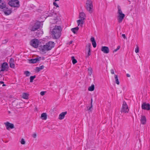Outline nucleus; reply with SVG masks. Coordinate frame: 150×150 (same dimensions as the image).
Wrapping results in <instances>:
<instances>
[{
  "instance_id": "nucleus-42",
  "label": "nucleus",
  "mask_w": 150,
  "mask_h": 150,
  "mask_svg": "<svg viewBox=\"0 0 150 150\" xmlns=\"http://www.w3.org/2000/svg\"><path fill=\"white\" fill-rule=\"evenodd\" d=\"M39 68V69L40 70L43 69L44 68V67L43 65H42L40 67H38Z\"/></svg>"
},
{
  "instance_id": "nucleus-28",
  "label": "nucleus",
  "mask_w": 150,
  "mask_h": 150,
  "mask_svg": "<svg viewBox=\"0 0 150 150\" xmlns=\"http://www.w3.org/2000/svg\"><path fill=\"white\" fill-rule=\"evenodd\" d=\"M88 74L90 76H91L92 72V69L91 67H89L88 69Z\"/></svg>"
},
{
  "instance_id": "nucleus-45",
  "label": "nucleus",
  "mask_w": 150,
  "mask_h": 150,
  "mask_svg": "<svg viewBox=\"0 0 150 150\" xmlns=\"http://www.w3.org/2000/svg\"><path fill=\"white\" fill-rule=\"evenodd\" d=\"M110 72L111 74H114V70L113 69H111L110 70Z\"/></svg>"
},
{
  "instance_id": "nucleus-40",
  "label": "nucleus",
  "mask_w": 150,
  "mask_h": 150,
  "mask_svg": "<svg viewBox=\"0 0 150 150\" xmlns=\"http://www.w3.org/2000/svg\"><path fill=\"white\" fill-rule=\"evenodd\" d=\"M47 14H46V15H45V16L46 17H48V16H52V14L50 13V14H48V15H47Z\"/></svg>"
},
{
  "instance_id": "nucleus-3",
  "label": "nucleus",
  "mask_w": 150,
  "mask_h": 150,
  "mask_svg": "<svg viewBox=\"0 0 150 150\" xmlns=\"http://www.w3.org/2000/svg\"><path fill=\"white\" fill-rule=\"evenodd\" d=\"M117 9L118 11L117 13L118 15L117 17V19L118 23H120L122 22L125 16L124 14L122 13L121 7L119 5H118Z\"/></svg>"
},
{
  "instance_id": "nucleus-48",
  "label": "nucleus",
  "mask_w": 150,
  "mask_h": 150,
  "mask_svg": "<svg viewBox=\"0 0 150 150\" xmlns=\"http://www.w3.org/2000/svg\"><path fill=\"white\" fill-rule=\"evenodd\" d=\"M4 83V82L3 81H0V84H2Z\"/></svg>"
},
{
  "instance_id": "nucleus-55",
  "label": "nucleus",
  "mask_w": 150,
  "mask_h": 150,
  "mask_svg": "<svg viewBox=\"0 0 150 150\" xmlns=\"http://www.w3.org/2000/svg\"><path fill=\"white\" fill-rule=\"evenodd\" d=\"M8 112H9V113H11L9 111H8Z\"/></svg>"
},
{
  "instance_id": "nucleus-35",
  "label": "nucleus",
  "mask_w": 150,
  "mask_h": 150,
  "mask_svg": "<svg viewBox=\"0 0 150 150\" xmlns=\"http://www.w3.org/2000/svg\"><path fill=\"white\" fill-rule=\"evenodd\" d=\"M120 46H117V48L115 49V50H114L113 51V52H116L117 50H118L120 48Z\"/></svg>"
},
{
  "instance_id": "nucleus-37",
  "label": "nucleus",
  "mask_w": 150,
  "mask_h": 150,
  "mask_svg": "<svg viewBox=\"0 0 150 150\" xmlns=\"http://www.w3.org/2000/svg\"><path fill=\"white\" fill-rule=\"evenodd\" d=\"M8 41V40H7L5 39V40H3V41L2 42V43L3 44H5Z\"/></svg>"
},
{
  "instance_id": "nucleus-36",
  "label": "nucleus",
  "mask_w": 150,
  "mask_h": 150,
  "mask_svg": "<svg viewBox=\"0 0 150 150\" xmlns=\"http://www.w3.org/2000/svg\"><path fill=\"white\" fill-rule=\"evenodd\" d=\"M40 69L38 67H36L35 69V71L37 72H39L40 71Z\"/></svg>"
},
{
  "instance_id": "nucleus-39",
  "label": "nucleus",
  "mask_w": 150,
  "mask_h": 150,
  "mask_svg": "<svg viewBox=\"0 0 150 150\" xmlns=\"http://www.w3.org/2000/svg\"><path fill=\"white\" fill-rule=\"evenodd\" d=\"M46 91H41L40 93V94L42 96H43L45 95V93H46Z\"/></svg>"
},
{
  "instance_id": "nucleus-20",
  "label": "nucleus",
  "mask_w": 150,
  "mask_h": 150,
  "mask_svg": "<svg viewBox=\"0 0 150 150\" xmlns=\"http://www.w3.org/2000/svg\"><path fill=\"white\" fill-rule=\"evenodd\" d=\"M91 46V44L90 43H88L87 44L86 46L85 51L86 52L87 51L91 50L90 47Z\"/></svg>"
},
{
  "instance_id": "nucleus-41",
  "label": "nucleus",
  "mask_w": 150,
  "mask_h": 150,
  "mask_svg": "<svg viewBox=\"0 0 150 150\" xmlns=\"http://www.w3.org/2000/svg\"><path fill=\"white\" fill-rule=\"evenodd\" d=\"M53 4L54 6H56V7H59V6L56 2H54Z\"/></svg>"
},
{
  "instance_id": "nucleus-21",
  "label": "nucleus",
  "mask_w": 150,
  "mask_h": 150,
  "mask_svg": "<svg viewBox=\"0 0 150 150\" xmlns=\"http://www.w3.org/2000/svg\"><path fill=\"white\" fill-rule=\"evenodd\" d=\"M29 94L26 93H23L22 94V97L23 98L27 99L28 98Z\"/></svg>"
},
{
  "instance_id": "nucleus-5",
  "label": "nucleus",
  "mask_w": 150,
  "mask_h": 150,
  "mask_svg": "<svg viewBox=\"0 0 150 150\" xmlns=\"http://www.w3.org/2000/svg\"><path fill=\"white\" fill-rule=\"evenodd\" d=\"M9 5L11 7L18 8L20 6L19 2L18 0H11L8 2Z\"/></svg>"
},
{
  "instance_id": "nucleus-16",
  "label": "nucleus",
  "mask_w": 150,
  "mask_h": 150,
  "mask_svg": "<svg viewBox=\"0 0 150 150\" xmlns=\"http://www.w3.org/2000/svg\"><path fill=\"white\" fill-rule=\"evenodd\" d=\"M79 16L80 19H81L82 20H84L85 19L86 15L83 12H81L79 13Z\"/></svg>"
},
{
  "instance_id": "nucleus-30",
  "label": "nucleus",
  "mask_w": 150,
  "mask_h": 150,
  "mask_svg": "<svg viewBox=\"0 0 150 150\" xmlns=\"http://www.w3.org/2000/svg\"><path fill=\"white\" fill-rule=\"evenodd\" d=\"M24 74L26 76H29L30 75V73L28 71H25L24 72Z\"/></svg>"
},
{
  "instance_id": "nucleus-14",
  "label": "nucleus",
  "mask_w": 150,
  "mask_h": 150,
  "mask_svg": "<svg viewBox=\"0 0 150 150\" xmlns=\"http://www.w3.org/2000/svg\"><path fill=\"white\" fill-rule=\"evenodd\" d=\"M4 13L6 15H8L11 13V10L6 8V9H4Z\"/></svg>"
},
{
  "instance_id": "nucleus-25",
  "label": "nucleus",
  "mask_w": 150,
  "mask_h": 150,
  "mask_svg": "<svg viewBox=\"0 0 150 150\" xmlns=\"http://www.w3.org/2000/svg\"><path fill=\"white\" fill-rule=\"evenodd\" d=\"M94 85H92L91 86L88 87V90L90 91H93L94 89Z\"/></svg>"
},
{
  "instance_id": "nucleus-18",
  "label": "nucleus",
  "mask_w": 150,
  "mask_h": 150,
  "mask_svg": "<svg viewBox=\"0 0 150 150\" xmlns=\"http://www.w3.org/2000/svg\"><path fill=\"white\" fill-rule=\"evenodd\" d=\"M91 41L92 42L93 47H96V43L95 40L94 38V37H91Z\"/></svg>"
},
{
  "instance_id": "nucleus-53",
  "label": "nucleus",
  "mask_w": 150,
  "mask_h": 150,
  "mask_svg": "<svg viewBox=\"0 0 150 150\" xmlns=\"http://www.w3.org/2000/svg\"><path fill=\"white\" fill-rule=\"evenodd\" d=\"M2 0H0V3H1Z\"/></svg>"
},
{
  "instance_id": "nucleus-15",
  "label": "nucleus",
  "mask_w": 150,
  "mask_h": 150,
  "mask_svg": "<svg viewBox=\"0 0 150 150\" xmlns=\"http://www.w3.org/2000/svg\"><path fill=\"white\" fill-rule=\"evenodd\" d=\"M140 121L142 124H145L146 122V119L144 115H141Z\"/></svg>"
},
{
  "instance_id": "nucleus-33",
  "label": "nucleus",
  "mask_w": 150,
  "mask_h": 150,
  "mask_svg": "<svg viewBox=\"0 0 150 150\" xmlns=\"http://www.w3.org/2000/svg\"><path fill=\"white\" fill-rule=\"evenodd\" d=\"M10 64V67L11 68H14L15 65L14 63H11Z\"/></svg>"
},
{
  "instance_id": "nucleus-10",
  "label": "nucleus",
  "mask_w": 150,
  "mask_h": 150,
  "mask_svg": "<svg viewBox=\"0 0 150 150\" xmlns=\"http://www.w3.org/2000/svg\"><path fill=\"white\" fill-rule=\"evenodd\" d=\"M6 129L9 130V129H12L14 128V125L13 124L9 122L4 123Z\"/></svg>"
},
{
  "instance_id": "nucleus-43",
  "label": "nucleus",
  "mask_w": 150,
  "mask_h": 150,
  "mask_svg": "<svg viewBox=\"0 0 150 150\" xmlns=\"http://www.w3.org/2000/svg\"><path fill=\"white\" fill-rule=\"evenodd\" d=\"M87 52V54L88 55L90 56L91 55V50H88Z\"/></svg>"
},
{
  "instance_id": "nucleus-1",
  "label": "nucleus",
  "mask_w": 150,
  "mask_h": 150,
  "mask_svg": "<svg viewBox=\"0 0 150 150\" xmlns=\"http://www.w3.org/2000/svg\"><path fill=\"white\" fill-rule=\"evenodd\" d=\"M62 31L61 27L59 26H55L52 30V33L54 35V38L57 39L61 36Z\"/></svg>"
},
{
  "instance_id": "nucleus-6",
  "label": "nucleus",
  "mask_w": 150,
  "mask_h": 150,
  "mask_svg": "<svg viewBox=\"0 0 150 150\" xmlns=\"http://www.w3.org/2000/svg\"><path fill=\"white\" fill-rule=\"evenodd\" d=\"M41 25V22L39 21H37L33 26L30 27V30L31 31H35L40 28Z\"/></svg>"
},
{
  "instance_id": "nucleus-49",
  "label": "nucleus",
  "mask_w": 150,
  "mask_h": 150,
  "mask_svg": "<svg viewBox=\"0 0 150 150\" xmlns=\"http://www.w3.org/2000/svg\"><path fill=\"white\" fill-rule=\"evenodd\" d=\"M126 76L127 77H130V75L128 74H127Z\"/></svg>"
},
{
  "instance_id": "nucleus-24",
  "label": "nucleus",
  "mask_w": 150,
  "mask_h": 150,
  "mask_svg": "<svg viewBox=\"0 0 150 150\" xmlns=\"http://www.w3.org/2000/svg\"><path fill=\"white\" fill-rule=\"evenodd\" d=\"M115 83L117 85L119 84L120 82L119 81L118 76L117 75L115 74Z\"/></svg>"
},
{
  "instance_id": "nucleus-32",
  "label": "nucleus",
  "mask_w": 150,
  "mask_h": 150,
  "mask_svg": "<svg viewBox=\"0 0 150 150\" xmlns=\"http://www.w3.org/2000/svg\"><path fill=\"white\" fill-rule=\"evenodd\" d=\"M135 51L136 53H138L139 52V48L137 45V47L135 48Z\"/></svg>"
},
{
  "instance_id": "nucleus-52",
  "label": "nucleus",
  "mask_w": 150,
  "mask_h": 150,
  "mask_svg": "<svg viewBox=\"0 0 150 150\" xmlns=\"http://www.w3.org/2000/svg\"><path fill=\"white\" fill-rule=\"evenodd\" d=\"M6 85L5 84H3L2 85V86H5Z\"/></svg>"
},
{
  "instance_id": "nucleus-51",
  "label": "nucleus",
  "mask_w": 150,
  "mask_h": 150,
  "mask_svg": "<svg viewBox=\"0 0 150 150\" xmlns=\"http://www.w3.org/2000/svg\"><path fill=\"white\" fill-rule=\"evenodd\" d=\"M72 41H71L70 42V44H71L72 43Z\"/></svg>"
},
{
  "instance_id": "nucleus-8",
  "label": "nucleus",
  "mask_w": 150,
  "mask_h": 150,
  "mask_svg": "<svg viewBox=\"0 0 150 150\" xmlns=\"http://www.w3.org/2000/svg\"><path fill=\"white\" fill-rule=\"evenodd\" d=\"M39 41L37 39H33L30 42L31 46L34 48H36L38 47Z\"/></svg>"
},
{
  "instance_id": "nucleus-2",
  "label": "nucleus",
  "mask_w": 150,
  "mask_h": 150,
  "mask_svg": "<svg viewBox=\"0 0 150 150\" xmlns=\"http://www.w3.org/2000/svg\"><path fill=\"white\" fill-rule=\"evenodd\" d=\"M54 42H49L41 47L42 51L44 52L45 50H50L54 47Z\"/></svg>"
},
{
  "instance_id": "nucleus-54",
  "label": "nucleus",
  "mask_w": 150,
  "mask_h": 150,
  "mask_svg": "<svg viewBox=\"0 0 150 150\" xmlns=\"http://www.w3.org/2000/svg\"><path fill=\"white\" fill-rule=\"evenodd\" d=\"M55 1H59V0H55Z\"/></svg>"
},
{
  "instance_id": "nucleus-12",
  "label": "nucleus",
  "mask_w": 150,
  "mask_h": 150,
  "mask_svg": "<svg viewBox=\"0 0 150 150\" xmlns=\"http://www.w3.org/2000/svg\"><path fill=\"white\" fill-rule=\"evenodd\" d=\"M41 59V57H39L38 58L29 60V62L31 63H35L38 62Z\"/></svg>"
},
{
  "instance_id": "nucleus-47",
  "label": "nucleus",
  "mask_w": 150,
  "mask_h": 150,
  "mask_svg": "<svg viewBox=\"0 0 150 150\" xmlns=\"http://www.w3.org/2000/svg\"><path fill=\"white\" fill-rule=\"evenodd\" d=\"M92 102H93V99L92 98H91V105H92Z\"/></svg>"
},
{
  "instance_id": "nucleus-26",
  "label": "nucleus",
  "mask_w": 150,
  "mask_h": 150,
  "mask_svg": "<svg viewBox=\"0 0 150 150\" xmlns=\"http://www.w3.org/2000/svg\"><path fill=\"white\" fill-rule=\"evenodd\" d=\"M6 4L5 3H2L1 4H0V8L3 9L6 8Z\"/></svg>"
},
{
  "instance_id": "nucleus-22",
  "label": "nucleus",
  "mask_w": 150,
  "mask_h": 150,
  "mask_svg": "<svg viewBox=\"0 0 150 150\" xmlns=\"http://www.w3.org/2000/svg\"><path fill=\"white\" fill-rule=\"evenodd\" d=\"M79 28L76 27L75 28H72L71 29V30L74 33H76V31L78 30Z\"/></svg>"
},
{
  "instance_id": "nucleus-50",
  "label": "nucleus",
  "mask_w": 150,
  "mask_h": 150,
  "mask_svg": "<svg viewBox=\"0 0 150 150\" xmlns=\"http://www.w3.org/2000/svg\"><path fill=\"white\" fill-rule=\"evenodd\" d=\"M89 55H88L87 54L86 55V58H87L88 57H89Z\"/></svg>"
},
{
  "instance_id": "nucleus-11",
  "label": "nucleus",
  "mask_w": 150,
  "mask_h": 150,
  "mask_svg": "<svg viewBox=\"0 0 150 150\" xmlns=\"http://www.w3.org/2000/svg\"><path fill=\"white\" fill-rule=\"evenodd\" d=\"M8 68V64L6 62L3 63L1 65V71H7Z\"/></svg>"
},
{
  "instance_id": "nucleus-4",
  "label": "nucleus",
  "mask_w": 150,
  "mask_h": 150,
  "mask_svg": "<svg viewBox=\"0 0 150 150\" xmlns=\"http://www.w3.org/2000/svg\"><path fill=\"white\" fill-rule=\"evenodd\" d=\"M85 7L87 10L90 13H92L93 12V8L92 5V1L90 0H87L86 4Z\"/></svg>"
},
{
  "instance_id": "nucleus-38",
  "label": "nucleus",
  "mask_w": 150,
  "mask_h": 150,
  "mask_svg": "<svg viewBox=\"0 0 150 150\" xmlns=\"http://www.w3.org/2000/svg\"><path fill=\"white\" fill-rule=\"evenodd\" d=\"M14 59H13L11 58L10 59L9 61V63H13Z\"/></svg>"
},
{
  "instance_id": "nucleus-46",
  "label": "nucleus",
  "mask_w": 150,
  "mask_h": 150,
  "mask_svg": "<svg viewBox=\"0 0 150 150\" xmlns=\"http://www.w3.org/2000/svg\"><path fill=\"white\" fill-rule=\"evenodd\" d=\"M36 134H33L32 136L34 138H35L36 137Z\"/></svg>"
},
{
  "instance_id": "nucleus-44",
  "label": "nucleus",
  "mask_w": 150,
  "mask_h": 150,
  "mask_svg": "<svg viewBox=\"0 0 150 150\" xmlns=\"http://www.w3.org/2000/svg\"><path fill=\"white\" fill-rule=\"evenodd\" d=\"M122 36L124 39H127L125 34H122Z\"/></svg>"
},
{
  "instance_id": "nucleus-34",
  "label": "nucleus",
  "mask_w": 150,
  "mask_h": 150,
  "mask_svg": "<svg viewBox=\"0 0 150 150\" xmlns=\"http://www.w3.org/2000/svg\"><path fill=\"white\" fill-rule=\"evenodd\" d=\"M21 144H25V141L24 139L22 138L21 139Z\"/></svg>"
},
{
  "instance_id": "nucleus-27",
  "label": "nucleus",
  "mask_w": 150,
  "mask_h": 150,
  "mask_svg": "<svg viewBox=\"0 0 150 150\" xmlns=\"http://www.w3.org/2000/svg\"><path fill=\"white\" fill-rule=\"evenodd\" d=\"M71 59L72 60V63L73 64H75L77 62L76 60L75 59L74 56H72L71 57Z\"/></svg>"
},
{
  "instance_id": "nucleus-29",
  "label": "nucleus",
  "mask_w": 150,
  "mask_h": 150,
  "mask_svg": "<svg viewBox=\"0 0 150 150\" xmlns=\"http://www.w3.org/2000/svg\"><path fill=\"white\" fill-rule=\"evenodd\" d=\"M35 75L31 76L30 78V82H33L34 79L35 78Z\"/></svg>"
},
{
  "instance_id": "nucleus-17",
  "label": "nucleus",
  "mask_w": 150,
  "mask_h": 150,
  "mask_svg": "<svg viewBox=\"0 0 150 150\" xmlns=\"http://www.w3.org/2000/svg\"><path fill=\"white\" fill-rule=\"evenodd\" d=\"M67 114V112H62L61 113L59 116V118L60 120H62L63 119L65 115Z\"/></svg>"
},
{
  "instance_id": "nucleus-7",
  "label": "nucleus",
  "mask_w": 150,
  "mask_h": 150,
  "mask_svg": "<svg viewBox=\"0 0 150 150\" xmlns=\"http://www.w3.org/2000/svg\"><path fill=\"white\" fill-rule=\"evenodd\" d=\"M129 111V109L126 102L124 101H123L121 111V112L127 113Z\"/></svg>"
},
{
  "instance_id": "nucleus-9",
  "label": "nucleus",
  "mask_w": 150,
  "mask_h": 150,
  "mask_svg": "<svg viewBox=\"0 0 150 150\" xmlns=\"http://www.w3.org/2000/svg\"><path fill=\"white\" fill-rule=\"evenodd\" d=\"M142 108L144 110H150V105L145 102L143 103L142 105Z\"/></svg>"
},
{
  "instance_id": "nucleus-31",
  "label": "nucleus",
  "mask_w": 150,
  "mask_h": 150,
  "mask_svg": "<svg viewBox=\"0 0 150 150\" xmlns=\"http://www.w3.org/2000/svg\"><path fill=\"white\" fill-rule=\"evenodd\" d=\"M92 107L93 105H91V106L89 107V108H88L87 110L89 111V112H91Z\"/></svg>"
},
{
  "instance_id": "nucleus-23",
  "label": "nucleus",
  "mask_w": 150,
  "mask_h": 150,
  "mask_svg": "<svg viewBox=\"0 0 150 150\" xmlns=\"http://www.w3.org/2000/svg\"><path fill=\"white\" fill-rule=\"evenodd\" d=\"M83 20H82L81 19H80L77 20V22L78 23V26H79L80 24H83Z\"/></svg>"
},
{
  "instance_id": "nucleus-19",
  "label": "nucleus",
  "mask_w": 150,
  "mask_h": 150,
  "mask_svg": "<svg viewBox=\"0 0 150 150\" xmlns=\"http://www.w3.org/2000/svg\"><path fill=\"white\" fill-rule=\"evenodd\" d=\"M41 118L43 120H46L47 119V115L46 113H43L42 114Z\"/></svg>"
},
{
  "instance_id": "nucleus-13",
  "label": "nucleus",
  "mask_w": 150,
  "mask_h": 150,
  "mask_svg": "<svg viewBox=\"0 0 150 150\" xmlns=\"http://www.w3.org/2000/svg\"><path fill=\"white\" fill-rule=\"evenodd\" d=\"M101 50L105 54L108 53L109 52L108 47L106 46H102Z\"/></svg>"
}]
</instances>
